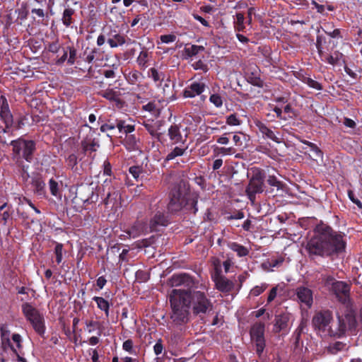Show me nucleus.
Listing matches in <instances>:
<instances>
[{"instance_id":"1","label":"nucleus","mask_w":362,"mask_h":362,"mask_svg":"<svg viewBox=\"0 0 362 362\" xmlns=\"http://www.w3.org/2000/svg\"><path fill=\"white\" fill-rule=\"evenodd\" d=\"M313 233L305 246L310 259L337 257L346 252L347 240L344 233L335 230L322 221L315 226Z\"/></svg>"},{"instance_id":"2","label":"nucleus","mask_w":362,"mask_h":362,"mask_svg":"<svg viewBox=\"0 0 362 362\" xmlns=\"http://www.w3.org/2000/svg\"><path fill=\"white\" fill-rule=\"evenodd\" d=\"M169 281L172 286H184L187 288L184 290L187 292L189 305H192L194 315L201 316L212 310L213 304L205 293L193 290L197 288L198 281L190 275L185 273L173 274Z\"/></svg>"},{"instance_id":"3","label":"nucleus","mask_w":362,"mask_h":362,"mask_svg":"<svg viewBox=\"0 0 362 362\" xmlns=\"http://www.w3.org/2000/svg\"><path fill=\"white\" fill-rule=\"evenodd\" d=\"M12 146L11 160L14 173L19 175L23 181H28L30 177L28 173L30 165L25 163H31L33 160V154L36 151V144L33 140H26L19 138L11 141Z\"/></svg>"},{"instance_id":"4","label":"nucleus","mask_w":362,"mask_h":362,"mask_svg":"<svg viewBox=\"0 0 362 362\" xmlns=\"http://www.w3.org/2000/svg\"><path fill=\"white\" fill-rule=\"evenodd\" d=\"M199 194L191 193L185 181L176 184L170 192V202L168 210L171 214H176L185 209L189 213L196 214L198 211L197 202Z\"/></svg>"},{"instance_id":"5","label":"nucleus","mask_w":362,"mask_h":362,"mask_svg":"<svg viewBox=\"0 0 362 362\" xmlns=\"http://www.w3.org/2000/svg\"><path fill=\"white\" fill-rule=\"evenodd\" d=\"M170 303L173 322L178 325L186 324L189 316L187 292L184 289H173L170 294Z\"/></svg>"},{"instance_id":"6","label":"nucleus","mask_w":362,"mask_h":362,"mask_svg":"<svg viewBox=\"0 0 362 362\" xmlns=\"http://www.w3.org/2000/svg\"><path fill=\"white\" fill-rule=\"evenodd\" d=\"M22 312L26 320L30 322L34 330L41 337L45 333V319L43 315L29 303L22 305Z\"/></svg>"},{"instance_id":"7","label":"nucleus","mask_w":362,"mask_h":362,"mask_svg":"<svg viewBox=\"0 0 362 362\" xmlns=\"http://www.w3.org/2000/svg\"><path fill=\"white\" fill-rule=\"evenodd\" d=\"M265 179L266 175L264 170H257L254 172L245 189L246 194L252 203L255 202L257 194L263 192Z\"/></svg>"},{"instance_id":"8","label":"nucleus","mask_w":362,"mask_h":362,"mask_svg":"<svg viewBox=\"0 0 362 362\" xmlns=\"http://www.w3.org/2000/svg\"><path fill=\"white\" fill-rule=\"evenodd\" d=\"M264 331L265 326L262 322L255 323L250 331L251 341L255 344V351L259 357L262 356L266 346Z\"/></svg>"},{"instance_id":"9","label":"nucleus","mask_w":362,"mask_h":362,"mask_svg":"<svg viewBox=\"0 0 362 362\" xmlns=\"http://www.w3.org/2000/svg\"><path fill=\"white\" fill-rule=\"evenodd\" d=\"M98 197L99 195L92 184H81L76 189L74 202L80 201L83 204L88 205L97 202Z\"/></svg>"},{"instance_id":"10","label":"nucleus","mask_w":362,"mask_h":362,"mask_svg":"<svg viewBox=\"0 0 362 362\" xmlns=\"http://www.w3.org/2000/svg\"><path fill=\"white\" fill-rule=\"evenodd\" d=\"M332 319V311L329 310H320L313 316L312 324L315 330L321 332L327 331L332 335V331L330 328V323Z\"/></svg>"},{"instance_id":"11","label":"nucleus","mask_w":362,"mask_h":362,"mask_svg":"<svg viewBox=\"0 0 362 362\" xmlns=\"http://www.w3.org/2000/svg\"><path fill=\"white\" fill-rule=\"evenodd\" d=\"M0 118L4 124V127L0 125V134L8 133L14 124L13 116L10 110L6 98L0 95Z\"/></svg>"},{"instance_id":"12","label":"nucleus","mask_w":362,"mask_h":362,"mask_svg":"<svg viewBox=\"0 0 362 362\" xmlns=\"http://www.w3.org/2000/svg\"><path fill=\"white\" fill-rule=\"evenodd\" d=\"M213 281L217 290L223 293H229L234 288V283L221 274V269L216 267L212 275Z\"/></svg>"},{"instance_id":"13","label":"nucleus","mask_w":362,"mask_h":362,"mask_svg":"<svg viewBox=\"0 0 362 362\" xmlns=\"http://www.w3.org/2000/svg\"><path fill=\"white\" fill-rule=\"evenodd\" d=\"M332 290L339 302L345 303L349 299L351 286L346 282L335 281L332 283Z\"/></svg>"},{"instance_id":"14","label":"nucleus","mask_w":362,"mask_h":362,"mask_svg":"<svg viewBox=\"0 0 362 362\" xmlns=\"http://www.w3.org/2000/svg\"><path fill=\"white\" fill-rule=\"evenodd\" d=\"M291 329L290 315L288 313H281L276 315L274 319L273 332L287 334Z\"/></svg>"},{"instance_id":"15","label":"nucleus","mask_w":362,"mask_h":362,"mask_svg":"<svg viewBox=\"0 0 362 362\" xmlns=\"http://www.w3.org/2000/svg\"><path fill=\"white\" fill-rule=\"evenodd\" d=\"M62 55L57 54L56 60V64L58 65L64 64L67 60V64L69 65L74 64L76 59V53L77 51L74 46H66L63 47L62 49Z\"/></svg>"},{"instance_id":"16","label":"nucleus","mask_w":362,"mask_h":362,"mask_svg":"<svg viewBox=\"0 0 362 362\" xmlns=\"http://www.w3.org/2000/svg\"><path fill=\"white\" fill-rule=\"evenodd\" d=\"M206 87V84L203 81H192L183 90L182 95L184 98H190L201 95L204 92Z\"/></svg>"},{"instance_id":"17","label":"nucleus","mask_w":362,"mask_h":362,"mask_svg":"<svg viewBox=\"0 0 362 362\" xmlns=\"http://www.w3.org/2000/svg\"><path fill=\"white\" fill-rule=\"evenodd\" d=\"M112 182V180H110L108 182L106 179L104 182V188L107 187L106 197L104 199V204H108L111 203L112 201H116L117 197L119 196V190L118 185V181L115 177L113 179V184L112 186L108 187V183Z\"/></svg>"},{"instance_id":"18","label":"nucleus","mask_w":362,"mask_h":362,"mask_svg":"<svg viewBox=\"0 0 362 362\" xmlns=\"http://www.w3.org/2000/svg\"><path fill=\"white\" fill-rule=\"evenodd\" d=\"M31 186L35 194L41 198L46 197L45 182L40 175L37 174L32 177Z\"/></svg>"},{"instance_id":"19","label":"nucleus","mask_w":362,"mask_h":362,"mask_svg":"<svg viewBox=\"0 0 362 362\" xmlns=\"http://www.w3.org/2000/svg\"><path fill=\"white\" fill-rule=\"evenodd\" d=\"M296 296L298 299L304 303L308 308H310L313 305V291L311 289L305 287L300 286L296 288Z\"/></svg>"},{"instance_id":"20","label":"nucleus","mask_w":362,"mask_h":362,"mask_svg":"<svg viewBox=\"0 0 362 362\" xmlns=\"http://www.w3.org/2000/svg\"><path fill=\"white\" fill-rule=\"evenodd\" d=\"M255 126L259 132L262 134L264 139H269L276 143H280V139L276 135L274 132L267 126L264 122L257 120L255 122Z\"/></svg>"},{"instance_id":"21","label":"nucleus","mask_w":362,"mask_h":362,"mask_svg":"<svg viewBox=\"0 0 362 362\" xmlns=\"http://www.w3.org/2000/svg\"><path fill=\"white\" fill-rule=\"evenodd\" d=\"M168 222V218L163 212L157 211L150 220V228L152 231L157 230L158 226H166Z\"/></svg>"},{"instance_id":"22","label":"nucleus","mask_w":362,"mask_h":362,"mask_svg":"<svg viewBox=\"0 0 362 362\" xmlns=\"http://www.w3.org/2000/svg\"><path fill=\"white\" fill-rule=\"evenodd\" d=\"M81 144L83 153L90 156L92 153L95 152L100 146L98 141L91 137H86L81 141Z\"/></svg>"},{"instance_id":"23","label":"nucleus","mask_w":362,"mask_h":362,"mask_svg":"<svg viewBox=\"0 0 362 362\" xmlns=\"http://www.w3.org/2000/svg\"><path fill=\"white\" fill-rule=\"evenodd\" d=\"M122 144L129 151H136L140 148V139L136 137L135 134L125 136Z\"/></svg>"},{"instance_id":"24","label":"nucleus","mask_w":362,"mask_h":362,"mask_svg":"<svg viewBox=\"0 0 362 362\" xmlns=\"http://www.w3.org/2000/svg\"><path fill=\"white\" fill-rule=\"evenodd\" d=\"M168 135L173 144L182 142V136L180 127L177 124H173L169 127Z\"/></svg>"},{"instance_id":"25","label":"nucleus","mask_w":362,"mask_h":362,"mask_svg":"<svg viewBox=\"0 0 362 362\" xmlns=\"http://www.w3.org/2000/svg\"><path fill=\"white\" fill-rule=\"evenodd\" d=\"M98 94L105 98L106 100H108L110 101H115V102H120L121 99L119 98L121 93L119 90H115L114 88H107L105 90H101L98 93Z\"/></svg>"},{"instance_id":"26","label":"nucleus","mask_w":362,"mask_h":362,"mask_svg":"<svg viewBox=\"0 0 362 362\" xmlns=\"http://www.w3.org/2000/svg\"><path fill=\"white\" fill-rule=\"evenodd\" d=\"M65 162L67 167L71 170L74 173L81 175V169L78 167V158L75 153H71L65 157Z\"/></svg>"},{"instance_id":"27","label":"nucleus","mask_w":362,"mask_h":362,"mask_svg":"<svg viewBox=\"0 0 362 362\" xmlns=\"http://www.w3.org/2000/svg\"><path fill=\"white\" fill-rule=\"evenodd\" d=\"M114 33L115 34H112L111 35H110L109 37L107 40V42L111 48L122 46L126 42L125 37L123 35L117 33L116 31H115Z\"/></svg>"},{"instance_id":"28","label":"nucleus","mask_w":362,"mask_h":362,"mask_svg":"<svg viewBox=\"0 0 362 362\" xmlns=\"http://www.w3.org/2000/svg\"><path fill=\"white\" fill-rule=\"evenodd\" d=\"M83 56L84 61L90 64L93 62L100 60V51L98 48H93L90 50L87 48L83 53Z\"/></svg>"},{"instance_id":"29","label":"nucleus","mask_w":362,"mask_h":362,"mask_svg":"<svg viewBox=\"0 0 362 362\" xmlns=\"http://www.w3.org/2000/svg\"><path fill=\"white\" fill-rule=\"evenodd\" d=\"M75 13L74 9L68 7L66 8L62 13V21L64 25L69 28L71 26V24L74 22L73 16Z\"/></svg>"},{"instance_id":"30","label":"nucleus","mask_w":362,"mask_h":362,"mask_svg":"<svg viewBox=\"0 0 362 362\" xmlns=\"http://www.w3.org/2000/svg\"><path fill=\"white\" fill-rule=\"evenodd\" d=\"M93 300L97 303L98 308L105 313L107 317L110 315V303L103 297L94 296Z\"/></svg>"},{"instance_id":"31","label":"nucleus","mask_w":362,"mask_h":362,"mask_svg":"<svg viewBox=\"0 0 362 362\" xmlns=\"http://www.w3.org/2000/svg\"><path fill=\"white\" fill-rule=\"evenodd\" d=\"M49 189L52 196L57 199H61L62 196V191L60 188V185L54 178H51L48 182Z\"/></svg>"},{"instance_id":"32","label":"nucleus","mask_w":362,"mask_h":362,"mask_svg":"<svg viewBox=\"0 0 362 362\" xmlns=\"http://www.w3.org/2000/svg\"><path fill=\"white\" fill-rule=\"evenodd\" d=\"M117 129L119 133L125 134L126 136L132 134L133 132L135 130V125L127 124L125 120L119 119Z\"/></svg>"},{"instance_id":"33","label":"nucleus","mask_w":362,"mask_h":362,"mask_svg":"<svg viewBox=\"0 0 362 362\" xmlns=\"http://www.w3.org/2000/svg\"><path fill=\"white\" fill-rule=\"evenodd\" d=\"M228 247L231 250L235 252L238 256L240 257H245L249 254V250L246 247L238 243H230L228 245Z\"/></svg>"},{"instance_id":"34","label":"nucleus","mask_w":362,"mask_h":362,"mask_svg":"<svg viewBox=\"0 0 362 362\" xmlns=\"http://www.w3.org/2000/svg\"><path fill=\"white\" fill-rule=\"evenodd\" d=\"M143 78V74L137 70L130 71L125 75L127 81L132 85H136Z\"/></svg>"},{"instance_id":"35","label":"nucleus","mask_w":362,"mask_h":362,"mask_svg":"<svg viewBox=\"0 0 362 362\" xmlns=\"http://www.w3.org/2000/svg\"><path fill=\"white\" fill-rule=\"evenodd\" d=\"M148 76L151 78L155 83H159V85H160L165 78V74L163 72H159L156 68L152 67L148 71Z\"/></svg>"},{"instance_id":"36","label":"nucleus","mask_w":362,"mask_h":362,"mask_svg":"<svg viewBox=\"0 0 362 362\" xmlns=\"http://www.w3.org/2000/svg\"><path fill=\"white\" fill-rule=\"evenodd\" d=\"M148 53L146 50L141 51L136 59L138 65L141 69H145L148 66Z\"/></svg>"},{"instance_id":"37","label":"nucleus","mask_w":362,"mask_h":362,"mask_svg":"<svg viewBox=\"0 0 362 362\" xmlns=\"http://www.w3.org/2000/svg\"><path fill=\"white\" fill-rule=\"evenodd\" d=\"M204 49L203 46L192 45L189 47H185V53L187 57H192L197 55L200 51Z\"/></svg>"},{"instance_id":"38","label":"nucleus","mask_w":362,"mask_h":362,"mask_svg":"<svg viewBox=\"0 0 362 362\" xmlns=\"http://www.w3.org/2000/svg\"><path fill=\"white\" fill-rule=\"evenodd\" d=\"M54 243L55 244L54 253L56 257V262L59 264L62 263L63 259V247L64 245L60 243H57L54 241Z\"/></svg>"},{"instance_id":"39","label":"nucleus","mask_w":362,"mask_h":362,"mask_svg":"<svg viewBox=\"0 0 362 362\" xmlns=\"http://www.w3.org/2000/svg\"><path fill=\"white\" fill-rule=\"evenodd\" d=\"M346 344L341 341H335L332 344H330L327 347V351L331 354H336L339 351L344 349Z\"/></svg>"},{"instance_id":"40","label":"nucleus","mask_w":362,"mask_h":362,"mask_svg":"<svg viewBox=\"0 0 362 362\" xmlns=\"http://www.w3.org/2000/svg\"><path fill=\"white\" fill-rule=\"evenodd\" d=\"M118 120L119 119H108L107 122L103 124L100 127V130L102 132H106L107 131L113 130L115 128H117L118 124Z\"/></svg>"},{"instance_id":"41","label":"nucleus","mask_w":362,"mask_h":362,"mask_svg":"<svg viewBox=\"0 0 362 362\" xmlns=\"http://www.w3.org/2000/svg\"><path fill=\"white\" fill-rule=\"evenodd\" d=\"M144 229V226L141 222H136L130 228L129 231V235H132L133 238L140 235Z\"/></svg>"},{"instance_id":"42","label":"nucleus","mask_w":362,"mask_h":362,"mask_svg":"<svg viewBox=\"0 0 362 362\" xmlns=\"http://www.w3.org/2000/svg\"><path fill=\"white\" fill-rule=\"evenodd\" d=\"M185 152V148H180L178 146H176L174 148V149L170 152L167 156L165 158V161H169L170 160H173L177 156H181L184 154Z\"/></svg>"},{"instance_id":"43","label":"nucleus","mask_w":362,"mask_h":362,"mask_svg":"<svg viewBox=\"0 0 362 362\" xmlns=\"http://www.w3.org/2000/svg\"><path fill=\"white\" fill-rule=\"evenodd\" d=\"M268 287V284L262 283L259 286H254L250 291V295L252 296H258L262 294Z\"/></svg>"},{"instance_id":"44","label":"nucleus","mask_w":362,"mask_h":362,"mask_svg":"<svg viewBox=\"0 0 362 362\" xmlns=\"http://www.w3.org/2000/svg\"><path fill=\"white\" fill-rule=\"evenodd\" d=\"M144 127L146 129V131L154 138H156L158 140H160V137L161 136L160 133L157 132V128L153 124L149 123H144Z\"/></svg>"},{"instance_id":"45","label":"nucleus","mask_w":362,"mask_h":362,"mask_svg":"<svg viewBox=\"0 0 362 362\" xmlns=\"http://www.w3.org/2000/svg\"><path fill=\"white\" fill-rule=\"evenodd\" d=\"M122 349L130 354L136 355V351L134 349V342L132 339H127L122 344Z\"/></svg>"},{"instance_id":"46","label":"nucleus","mask_w":362,"mask_h":362,"mask_svg":"<svg viewBox=\"0 0 362 362\" xmlns=\"http://www.w3.org/2000/svg\"><path fill=\"white\" fill-rule=\"evenodd\" d=\"M267 182L272 187H276L278 189L283 188V183L279 181L274 175H269L267 179Z\"/></svg>"},{"instance_id":"47","label":"nucleus","mask_w":362,"mask_h":362,"mask_svg":"<svg viewBox=\"0 0 362 362\" xmlns=\"http://www.w3.org/2000/svg\"><path fill=\"white\" fill-rule=\"evenodd\" d=\"M28 122V118L27 115L21 116L13 126L15 130L22 129Z\"/></svg>"},{"instance_id":"48","label":"nucleus","mask_w":362,"mask_h":362,"mask_svg":"<svg viewBox=\"0 0 362 362\" xmlns=\"http://www.w3.org/2000/svg\"><path fill=\"white\" fill-rule=\"evenodd\" d=\"M209 101L216 107H221L223 105L222 97L218 93H214L210 95Z\"/></svg>"},{"instance_id":"49","label":"nucleus","mask_w":362,"mask_h":362,"mask_svg":"<svg viewBox=\"0 0 362 362\" xmlns=\"http://www.w3.org/2000/svg\"><path fill=\"white\" fill-rule=\"evenodd\" d=\"M1 337L2 341H6L8 344L10 343L9 334L10 331L8 329L7 325L3 324L0 327Z\"/></svg>"},{"instance_id":"50","label":"nucleus","mask_w":362,"mask_h":362,"mask_svg":"<svg viewBox=\"0 0 362 362\" xmlns=\"http://www.w3.org/2000/svg\"><path fill=\"white\" fill-rule=\"evenodd\" d=\"M338 324H339L338 332L336 333V334H337L339 337H341V335L344 334V333L346 330V325L344 319L341 316L338 317ZM332 334L334 336L335 335V334Z\"/></svg>"},{"instance_id":"51","label":"nucleus","mask_w":362,"mask_h":362,"mask_svg":"<svg viewBox=\"0 0 362 362\" xmlns=\"http://www.w3.org/2000/svg\"><path fill=\"white\" fill-rule=\"evenodd\" d=\"M192 66L194 70H201L204 72H207L209 70L208 65L201 59L194 62Z\"/></svg>"},{"instance_id":"52","label":"nucleus","mask_w":362,"mask_h":362,"mask_svg":"<svg viewBox=\"0 0 362 362\" xmlns=\"http://www.w3.org/2000/svg\"><path fill=\"white\" fill-rule=\"evenodd\" d=\"M339 54H341L339 52L336 53V57H334L332 55H326L325 59H322V61H325L327 62L328 64L331 65H336L338 64L341 59L339 58Z\"/></svg>"},{"instance_id":"53","label":"nucleus","mask_w":362,"mask_h":362,"mask_svg":"<svg viewBox=\"0 0 362 362\" xmlns=\"http://www.w3.org/2000/svg\"><path fill=\"white\" fill-rule=\"evenodd\" d=\"M226 124L230 126H238L240 124V120L236 114H231L226 117Z\"/></svg>"},{"instance_id":"54","label":"nucleus","mask_w":362,"mask_h":362,"mask_svg":"<svg viewBox=\"0 0 362 362\" xmlns=\"http://www.w3.org/2000/svg\"><path fill=\"white\" fill-rule=\"evenodd\" d=\"M129 173L133 176L134 179L138 180L140 174L142 173V168L139 165H133L129 168Z\"/></svg>"},{"instance_id":"55","label":"nucleus","mask_w":362,"mask_h":362,"mask_svg":"<svg viewBox=\"0 0 362 362\" xmlns=\"http://www.w3.org/2000/svg\"><path fill=\"white\" fill-rule=\"evenodd\" d=\"M307 84L309 87L316 89L317 90H322V86L317 82V81L313 80V78L308 77L305 83Z\"/></svg>"},{"instance_id":"56","label":"nucleus","mask_w":362,"mask_h":362,"mask_svg":"<svg viewBox=\"0 0 362 362\" xmlns=\"http://www.w3.org/2000/svg\"><path fill=\"white\" fill-rule=\"evenodd\" d=\"M60 48L61 46L58 40L49 43L47 47L48 51L54 54H58L60 52Z\"/></svg>"},{"instance_id":"57","label":"nucleus","mask_w":362,"mask_h":362,"mask_svg":"<svg viewBox=\"0 0 362 362\" xmlns=\"http://www.w3.org/2000/svg\"><path fill=\"white\" fill-rule=\"evenodd\" d=\"M176 35L174 34L163 35L160 36V40L163 43H170L176 40Z\"/></svg>"},{"instance_id":"58","label":"nucleus","mask_w":362,"mask_h":362,"mask_svg":"<svg viewBox=\"0 0 362 362\" xmlns=\"http://www.w3.org/2000/svg\"><path fill=\"white\" fill-rule=\"evenodd\" d=\"M11 207H8V209L4 211L3 214H1V220L4 226L7 224L8 221L11 218Z\"/></svg>"},{"instance_id":"59","label":"nucleus","mask_w":362,"mask_h":362,"mask_svg":"<svg viewBox=\"0 0 362 362\" xmlns=\"http://www.w3.org/2000/svg\"><path fill=\"white\" fill-rule=\"evenodd\" d=\"M217 152H218V153L222 154V155H232L235 153V150L233 147H229V148L221 147V148H217Z\"/></svg>"},{"instance_id":"60","label":"nucleus","mask_w":362,"mask_h":362,"mask_svg":"<svg viewBox=\"0 0 362 362\" xmlns=\"http://www.w3.org/2000/svg\"><path fill=\"white\" fill-rule=\"evenodd\" d=\"M136 278L140 281L145 282L149 279L148 274L142 270H139L136 273Z\"/></svg>"},{"instance_id":"61","label":"nucleus","mask_w":362,"mask_h":362,"mask_svg":"<svg viewBox=\"0 0 362 362\" xmlns=\"http://www.w3.org/2000/svg\"><path fill=\"white\" fill-rule=\"evenodd\" d=\"M17 11L18 13V18L21 19V21L27 19L28 16V11L27 10L25 6L22 5L21 8L18 9Z\"/></svg>"},{"instance_id":"62","label":"nucleus","mask_w":362,"mask_h":362,"mask_svg":"<svg viewBox=\"0 0 362 362\" xmlns=\"http://www.w3.org/2000/svg\"><path fill=\"white\" fill-rule=\"evenodd\" d=\"M310 151H313L315 154V156L317 158H321L323 157V152L320 150V148L315 144H311L310 145Z\"/></svg>"},{"instance_id":"63","label":"nucleus","mask_w":362,"mask_h":362,"mask_svg":"<svg viewBox=\"0 0 362 362\" xmlns=\"http://www.w3.org/2000/svg\"><path fill=\"white\" fill-rule=\"evenodd\" d=\"M142 110L153 114L156 111V104L155 102H149L146 105H143Z\"/></svg>"},{"instance_id":"64","label":"nucleus","mask_w":362,"mask_h":362,"mask_svg":"<svg viewBox=\"0 0 362 362\" xmlns=\"http://www.w3.org/2000/svg\"><path fill=\"white\" fill-rule=\"evenodd\" d=\"M103 174L108 176L112 175V165L107 159L103 163Z\"/></svg>"}]
</instances>
